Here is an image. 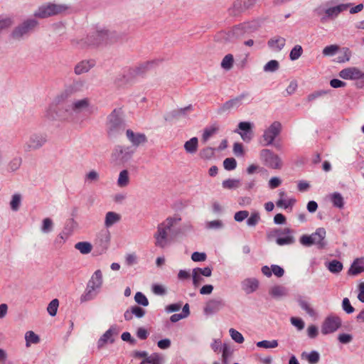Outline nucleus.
I'll return each mask as SVG.
<instances>
[{
	"label": "nucleus",
	"instance_id": "1",
	"mask_svg": "<svg viewBox=\"0 0 364 364\" xmlns=\"http://www.w3.org/2000/svg\"><path fill=\"white\" fill-rule=\"evenodd\" d=\"M181 220V218L174 215L166 218L157 225L153 235L155 247L160 249L168 247L173 242L172 228Z\"/></svg>",
	"mask_w": 364,
	"mask_h": 364
},
{
	"label": "nucleus",
	"instance_id": "2",
	"mask_svg": "<svg viewBox=\"0 0 364 364\" xmlns=\"http://www.w3.org/2000/svg\"><path fill=\"white\" fill-rule=\"evenodd\" d=\"M64 102H57L56 97L48 106L44 112V117L46 120L52 122L61 124L68 123L71 121L72 112L68 107L63 105Z\"/></svg>",
	"mask_w": 364,
	"mask_h": 364
},
{
	"label": "nucleus",
	"instance_id": "3",
	"mask_svg": "<svg viewBox=\"0 0 364 364\" xmlns=\"http://www.w3.org/2000/svg\"><path fill=\"white\" fill-rule=\"evenodd\" d=\"M102 273L101 270H96L88 282L85 292L81 296L82 301H87L96 296L102 286Z\"/></svg>",
	"mask_w": 364,
	"mask_h": 364
},
{
	"label": "nucleus",
	"instance_id": "4",
	"mask_svg": "<svg viewBox=\"0 0 364 364\" xmlns=\"http://www.w3.org/2000/svg\"><path fill=\"white\" fill-rule=\"evenodd\" d=\"M134 154V150L131 146L117 145L111 153L110 161L114 165H124L132 159Z\"/></svg>",
	"mask_w": 364,
	"mask_h": 364
},
{
	"label": "nucleus",
	"instance_id": "5",
	"mask_svg": "<svg viewBox=\"0 0 364 364\" xmlns=\"http://www.w3.org/2000/svg\"><path fill=\"white\" fill-rule=\"evenodd\" d=\"M326 232L324 228H319L311 235H304L300 237V242L304 246L317 245L319 248H323L326 245L325 237Z\"/></svg>",
	"mask_w": 364,
	"mask_h": 364
},
{
	"label": "nucleus",
	"instance_id": "6",
	"mask_svg": "<svg viewBox=\"0 0 364 364\" xmlns=\"http://www.w3.org/2000/svg\"><path fill=\"white\" fill-rule=\"evenodd\" d=\"M68 6L64 4H46L41 6L35 12V16L48 18L51 16L61 14L65 12Z\"/></svg>",
	"mask_w": 364,
	"mask_h": 364
},
{
	"label": "nucleus",
	"instance_id": "7",
	"mask_svg": "<svg viewBox=\"0 0 364 364\" xmlns=\"http://www.w3.org/2000/svg\"><path fill=\"white\" fill-rule=\"evenodd\" d=\"M259 158L263 164L273 169H281L283 162L279 156L270 149H264L259 151Z\"/></svg>",
	"mask_w": 364,
	"mask_h": 364
},
{
	"label": "nucleus",
	"instance_id": "8",
	"mask_svg": "<svg viewBox=\"0 0 364 364\" xmlns=\"http://www.w3.org/2000/svg\"><path fill=\"white\" fill-rule=\"evenodd\" d=\"M342 326V320L340 316L331 314L328 315L321 324L322 334L328 335L337 331Z\"/></svg>",
	"mask_w": 364,
	"mask_h": 364
},
{
	"label": "nucleus",
	"instance_id": "9",
	"mask_svg": "<svg viewBox=\"0 0 364 364\" xmlns=\"http://www.w3.org/2000/svg\"><path fill=\"white\" fill-rule=\"evenodd\" d=\"M121 109H114L107 118L106 128L109 135L116 134L122 126Z\"/></svg>",
	"mask_w": 364,
	"mask_h": 364
},
{
	"label": "nucleus",
	"instance_id": "10",
	"mask_svg": "<svg viewBox=\"0 0 364 364\" xmlns=\"http://www.w3.org/2000/svg\"><path fill=\"white\" fill-rule=\"evenodd\" d=\"M84 86V82L82 80L73 81L70 85L65 86L63 90L58 93L56 97L57 102H65L74 94L80 92Z\"/></svg>",
	"mask_w": 364,
	"mask_h": 364
},
{
	"label": "nucleus",
	"instance_id": "11",
	"mask_svg": "<svg viewBox=\"0 0 364 364\" xmlns=\"http://www.w3.org/2000/svg\"><path fill=\"white\" fill-rule=\"evenodd\" d=\"M294 233V230L289 228H277L272 232L273 236L277 237L276 242L280 246L293 244L295 242Z\"/></svg>",
	"mask_w": 364,
	"mask_h": 364
},
{
	"label": "nucleus",
	"instance_id": "12",
	"mask_svg": "<svg viewBox=\"0 0 364 364\" xmlns=\"http://www.w3.org/2000/svg\"><path fill=\"white\" fill-rule=\"evenodd\" d=\"M47 141L45 134L35 133L30 136L26 141L24 149L27 151H34L41 148Z\"/></svg>",
	"mask_w": 364,
	"mask_h": 364
},
{
	"label": "nucleus",
	"instance_id": "13",
	"mask_svg": "<svg viewBox=\"0 0 364 364\" xmlns=\"http://www.w3.org/2000/svg\"><path fill=\"white\" fill-rule=\"evenodd\" d=\"M282 125L279 122H274L264 131L262 135V139L264 145H270L273 143L275 138L280 133Z\"/></svg>",
	"mask_w": 364,
	"mask_h": 364
},
{
	"label": "nucleus",
	"instance_id": "14",
	"mask_svg": "<svg viewBox=\"0 0 364 364\" xmlns=\"http://www.w3.org/2000/svg\"><path fill=\"white\" fill-rule=\"evenodd\" d=\"M350 6V3H346L325 8L323 10L324 16L322 18V21L336 18L341 13L348 10Z\"/></svg>",
	"mask_w": 364,
	"mask_h": 364
},
{
	"label": "nucleus",
	"instance_id": "15",
	"mask_svg": "<svg viewBox=\"0 0 364 364\" xmlns=\"http://www.w3.org/2000/svg\"><path fill=\"white\" fill-rule=\"evenodd\" d=\"M254 124L250 122H241L238 124L237 129L235 132L238 134L245 142H250L253 136Z\"/></svg>",
	"mask_w": 364,
	"mask_h": 364
},
{
	"label": "nucleus",
	"instance_id": "16",
	"mask_svg": "<svg viewBox=\"0 0 364 364\" xmlns=\"http://www.w3.org/2000/svg\"><path fill=\"white\" fill-rule=\"evenodd\" d=\"M126 136L134 147L144 145L147 142V137L145 134L134 132L132 129H127L126 131Z\"/></svg>",
	"mask_w": 364,
	"mask_h": 364
},
{
	"label": "nucleus",
	"instance_id": "17",
	"mask_svg": "<svg viewBox=\"0 0 364 364\" xmlns=\"http://www.w3.org/2000/svg\"><path fill=\"white\" fill-rule=\"evenodd\" d=\"M339 77L344 80H360L364 78V73L356 67H349L341 70Z\"/></svg>",
	"mask_w": 364,
	"mask_h": 364
},
{
	"label": "nucleus",
	"instance_id": "18",
	"mask_svg": "<svg viewBox=\"0 0 364 364\" xmlns=\"http://www.w3.org/2000/svg\"><path fill=\"white\" fill-rule=\"evenodd\" d=\"M92 108L91 100L89 97H83L75 100L70 105L71 112L81 113L90 111Z\"/></svg>",
	"mask_w": 364,
	"mask_h": 364
},
{
	"label": "nucleus",
	"instance_id": "19",
	"mask_svg": "<svg viewBox=\"0 0 364 364\" xmlns=\"http://www.w3.org/2000/svg\"><path fill=\"white\" fill-rule=\"evenodd\" d=\"M36 25L37 21L36 20H27L14 31L13 36L15 38L22 37L31 31Z\"/></svg>",
	"mask_w": 364,
	"mask_h": 364
},
{
	"label": "nucleus",
	"instance_id": "20",
	"mask_svg": "<svg viewBox=\"0 0 364 364\" xmlns=\"http://www.w3.org/2000/svg\"><path fill=\"white\" fill-rule=\"evenodd\" d=\"M119 333L118 329L116 326H112L109 328L98 340L97 346L98 348H102L108 343H113L114 341V336H117Z\"/></svg>",
	"mask_w": 364,
	"mask_h": 364
},
{
	"label": "nucleus",
	"instance_id": "21",
	"mask_svg": "<svg viewBox=\"0 0 364 364\" xmlns=\"http://www.w3.org/2000/svg\"><path fill=\"white\" fill-rule=\"evenodd\" d=\"M242 289L246 294L255 292L259 287L257 279L252 277L245 279L241 283Z\"/></svg>",
	"mask_w": 364,
	"mask_h": 364
},
{
	"label": "nucleus",
	"instance_id": "22",
	"mask_svg": "<svg viewBox=\"0 0 364 364\" xmlns=\"http://www.w3.org/2000/svg\"><path fill=\"white\" fill-rule=\"evenodd\" d=\"M225 306L224 302L220 299H211L205 305L204 311L206 314H213L219 311Z\"/></svg>",
	"mask_w": 364,
	"mask_h": 364
},
{
	"label": "nucleus",
	"instance_id": "23",
	"mask_svg": "<svg viewBox=\"0 0 364 364\" xmlns=\"http://www.w3.org/2000/svg\"><path fill=\"white\" fill-rule=\"evenodd\" d=\"M279 198L277 201V205L284 209L291 208L295 204L296 200L294 198H287L284 191H281L279 193Z\"/></svg>",
	"mask_w": 364,
	"mask_h": 364
},
{
	"label": "nucleus",
	"instance_id": "24",
	"mask_svg": "<svg viewBox=\"0 0 364 364\" xmlns=\"http://www.w3.org/2000/svg\"><path fill=\"white\" fill-rule=\"evenodd\" d=\"M269 294L274 299H281L288 295V289L284 285L275 284L269 288Z\"/></svg>",
	"mask_w": 364,
	"mask_h": 364
},
{
	"label": "nucleus",
	"instance_id": "25",
	"mask_svg": "<svg viewBox=\"0 0 364 364\" xmlns=\"http://www.w3.org/2000/svg\"><path fill=\"white\" fill-rule=\"evenodd\" d=\"M95 65L92 60H85L79 62L75 67L74 71L76 75H82L87 73Z\"/></svg>",
	"mask_w": 364,
	"mask_h": 364
},
{
	"label": "nucleus",
	"instance_id": "26",
	"mask_svg": "<svg viewBox=\"0 0 364 364\" xmlns=\"http://www.w3.org/2000/svg\"><path fill=\"white\" fill-rule=\"evenodd\" d=\"M364 272V258L360 257L355 259L348 269V274L356 276Z\"/></svg>",
	"mask_w": 364,
	"mask_h": 364
},
{
	"label": "nucleus",
	"instance_id": "27",
	"mask_svg": "<svg viewBox=\"0 0 364 364\" xmlns=\"http://www.w3.org/2000/svg\"><path fill=\"white\" fill-rule=\"evenodd\" d=\"M121 215L114 212L109 211L105 214V226L107 228H109L114 225L118 223L121 220Z\"/></svg>",
	"mask_w": 364,
	"mask_h": 364
},
{
	"label": "nucleus",
	"instance_id": "28",
	"mask_svg": "<svg viewBox=\"0 0 364 364\" xmlns=\"http://www.w3.org/2000/svg\"><path fill=\"white\" fill-rule=\"evenodd\" d=\"M285 43L284 38L276 36L268 41V46L274 51H279L284 47Z\"/></svg>",
	"mask_w": 364,
	"mask_h": 364
},
{
	"label": "nucleus",
	"instance_id": "29",
	"mask_svg": "<svg viewBox=\"0 0 364 364\" xmlns=\"http://www.w3.org/2000/svg\"><path fill=\"white\" fill-rule=\"evenodd\" d=\"M130 183V174L128 170H122L118 176L117 185L119 188H125L129 186Z\"/></svg>",
	"mask_w": 364,
	"mask_h": 364
},
{
	"label": "nucleus",
	"instance_id": "30",
	"mask_svg": "<svg viewBox=\"0 0 364 364\" xmlns=\"http://www.w3.org/2000/svg\"><path fill=\"white\" fill-rule=\"evenodd\" d=\"M326 269L333 274H339L343 269L342 262L337 259H333L325 262Z\"/></svg>",
	"mask_w": 364,
	"mask_h": 364
},
{
	"label": "nucleus",
	"instance_id": "31",
	"mask_svg": "<svg viewBox=\"0 0 364 364\" xmlns=\"http://www.w3.org/2000/svg\"><path fill=\"white\" fill-rule=\"evenodd\" d=\"M164 355L159 353H153L146 360H142L140 364H164Z\"/></svg>",
	"mask_w": 364,
	"mask_h": 364
},
{
	"label": "nucleus",
	"instance_id": "32",
	"mask_svg": "<svg viewBox=\"0 0 364 364\" xmlns=\"http://www.w3.org/2000/svg\"><path fill=\"white\" fill-rule=\"evenodd\" d=\"M184 149L187 154H194L198 148V139L197 137H192L186 141L183 145Z\"/></svg>",
	"mask_w": 364,
	"mask_h": 364
},
{
	"label": "nucleus",
	"instance_id": "33",
	"mask_svg": "<svg viewBox=\"0 0 364 364\" xmlns=\"http://www.w3.org/2000/svg\"><path fill=\"white\" fill-rule=\"evenodd\" d=\"M190 315V307L188 304H186L182 309V312L180 314H173L170 317V321L172 323H176L181 319L188 317Z\"/></svg>",
	"mask_w": 364,
	"mask_h": 364
},
{
	"label": "nucleus",
	"instance_id": "34",
	"mask_svg": "<svg viewBox=\"0 0 364 364\" xmlns=\"http://www.w3.org/2000/svg\"><path fill=\"white\" fill-rule=\"evenodd\" d=\"M247 95H240L239 97L233 99V100H231L228 102H227L225 105H224V108L225 109H232V108H234V107H239L240 105L242 104V102L244 101H246L247 100Z\"/></svg>",
	"mask_w": 364,
	"mask_h": 364
},
{
	"label": "nucleus",
	"instance_id": "35",
	"mask_svg": "<svg viewBox=\"0 0 364 364\" xmlns=\"http://www.w3.org/2000/svg\"><path fill=\"white\" fill-rule=\"evenodd\" d=\"M54 222L50 218H45L42 220L40 230L44 234H48L53 230Z\"/></svg>",
	"mask_w": 364,
	"mask_h": 364
},
{
	"label": "nucleus",
	"instance_id": "36",
	"mask_svg": "<svg viewBox=\"0 0 364 364\" xmlns=\"http://www.w3.org/2000/svg\"><path fill=\"white\" fill-rule=\"evenodd\" d=\"M75 248L82 255H87L92 250V245L89 242H79L75 245Z\"/></svg>",
	"mask_w": 364,
	"mask_h": 364
},
{
	"label": "nucleus",
	"instance_id": "37",
	"mask_svg": "<svg viewBox=\"0 0 364 364\" xmlns=\"http://www.w3.org/2000/svg\"><path fill=\"white\" fill-rule=\"evenodd\" d=\"M301 358L306 360L310 364H316L318 362L320 355L319 353L315 350L310 353L303 352L301 353Z\"/></svg>",
	"mask_w": 364,
	"mask_h": 364
},
{
	"label": "nucleus",
	"instance_id": "38",
	"mask_svg": "<svg viewBox=\"0 0 364 364\" xmlns=\"http://www.w3.org/2000/svg\"><path fill=\"white\" fill-rule=\"evenodd\" d=\"M100 173L95 170H90L85 173L84 177L85 183L87 184L97 183L100 181Z\"/></svg>",
	"mask_w": 364,
	"mask_h": 364
},
{
	"label": "nucleus",
	"instance_id": "39",
	"mask_svg": "<svg viewBox=\"0 0 364 364\" xmlns=\"http://www.w3.org/2000/svg\"><path fill=\"white\" fill-rule=\"evenodd\" d=\"M245 34L246 33L242 23L234 26L229 32V36L230 38H238Z\"/></svg>",
	"mask_w": 364,
	"mask_h": 364
},
{
	"label": "nucleus",
	"instance_id": "40",
	"mask_svg": "<svg viewBox=\"0 0 364 364\" xmlns=\"http://www.w3.org/2000/svg\"><path fill=\"white\" fill-rule=\"evenodd\" d=\"M329 199L331 202L333 203V206L342 208L344 205L343 198L339 193H333L329 195Z\"/></svg>",
	"mask_w": 364,
	"mask_h": 364
},
{
	"label": "nucleus",
	"instance_id": "41",
	"mask_svg": "<svg viewBox=\"0 0 364 364\" xmlns=\"http://www.w3.org/2000/svg\"><path fill=\"white\" fill-rule=\"evenodd\" d=\"M26 345L29 347L31 344H36L39 343L40 338L33 331H27L25 334Z\"/></svg>",
	"mask_w": 364,
	"mask_h": 364
},
{
	"label": "nucleus",
	"instance_id": "42",
	"mask_svg": "<svg viewBox=\"0 0 364 364\" xmlns=\"http://www.w3.org/2000/svg\"><path fill=\"white\" fill-rule=\"evenodd\" d=\"M222 186L225 189H236L240 186V181L235 178H229L222 183Z\"/></svg>",
	"mask_w": 364,
	"mask_h": 364
},
{
	"label": "nucleus",
	"instance_id": "43",
	"mask_svg": "<svg viewBox=\"0 0 364 364\" xmlns=\"http://www.w3.org/2000/svg\"><path fill=\"white\" fill-rule=\"evenodd\" d=\"M299 304L301 308L304 310L310 316L315 317L317 316L316 311L306 301L299 300Z\"/></svg>",
	"mask_w": 364,
	"mask_h": 364
},
{
	"label": "nucleus",
	"instance_id": "44",
	"mask_svg": "<svg viewBox=\"0 0 364 364\" xmlns=\"http://www.w3.org/2000/svg\"><path fill=\"white\" fill-rule=\"evenodd\" d=\"M234 63V58L232 54H228L225 55V57L223 58L221 61V67L226 70H229L232 68Z\"/></svg>",
	"mask_w": 364,
	"mask_h": 364
},
{
	"label": "nucleus",
	"instance_id": "45",
	"mask_svg": "<svg viewBox=\"0 0 364 364\" xmlns=\"http://www.w3.org/2000/svg\"><path fill=\"white\" fill-rule=\"evenodd\" d=\"M22 197L19 193H16L12 196L11 200L10 201V207L12 210L17 211L21 203Z\"/></svg>",
	"mask_w": 364,
	"mask_h": 364
},
{
	"label": "nucleus",
	"instance_id": "46",
	"mask_svg": "<svg viewBox=\"0 0 364 364\" xmlns=\"http://www.w3.org/2000/svg\"><path fill=\"white\" fill-rule=\"evenodd\" d=\"M279 64L277 60H271L264 65L263 70L266 73H273L277 71L279 69Z\"/></svg>",
	"mask_w": 364,
	"mask_h": 364
},
{
	"label": "nucleus",
	"instance_id": "47",
	"mask_svg": "<svg viewBox=\"0 0 364 364\" xmlns=\"http://www.w3.org/2000/svg\"><path fill=\"white\" fill-rule=\"evenodd\" d=\"M303 53V48L300 45H296L290 51L289 58L291 60H298Z\"/></svg>",
	"mask_w": 364,
	"mask_h": 364
},
{
	"label": "nucleus",
	"instance_id": "48",
	"mask_svg": "<svg viewBox=\"0 0 364 364\" xmlns=\"http://www.w3.org/2000/svg\"><path fill=\"white\" fill-rule=\"evenodd\" d=\"M260 221V215L258 212L254 211L251 213L250 216L247 218V225L250 227L256 226Z\"/></svg>",
	"mask_w": 364,
	"mask_h": 364
},
{
	"label": "nucleus",
	"instance_id": "49",
	"mask_svg": "<svg viewBox=\"0 0 364 364\" xmlns=\"http://www.w3.org/2000/svg\"><path fill=\"white\" fill-rule=\"evenodd\" d=\"M125 264L129 266H134L138 263V256L135 252L128 253L124 257Z\"/></svg>",
	"mask_w": 364,
	"mask_h": 364
},
{
	"label": "nucleus",
	"instance_id": "50",
	"mask_svg": "<svg viewBox=\"0 0 364 364\" xmlns=\"http://www.w3.org/2000/svg\"><path fill=\"white\" fill-rule=\"evenodd\" d=\"M257 346L263 348H274L278 346V341L277 340L272 341H262L256 343Z\"/></svg>",
	"mask_w": 364,
	"mask_h": 364
},
{
	"label": "nucleus",
	"instance_id": "51",
	"mask_svg": "<svg viewBox=\"0 0 364 364\" xmlns=\"http://www.w3.org/2000/svg\"><path fill=\"white\" fill-rule=\"evenodd\" d=\"M242 24L246 34L255 31L259 26V23L256 21L244 22Z\"/></svg>",
	"mask_w": 364,
	"mask_h": 364
},
{
	"label": "nucleus",
	"instance_id": "52",
	"mask_svg": "<svg viewBox=\"0 0 364 364\" xmlns=\"http://www.w3.org/2000/svg\"><path fill=\"white\" fill-rule=\"evenodd\" d=\"M230 336L231 338L237 343H242L245 341L243 336L235 328H230Z\"/></svg>",
	"mask_w": 364,
	"mask_h": 364
},
{
	"label": "nucleus",
	"instance_id": "53",
	"mask_svg": "<svg viewBox=\"0 0 364 364\" xmlns=\"http://www.w3.org/2000/svg\"><path fill=\"white\" fill-rule=\"evenodd\" d=\"M338 50H339L338 46L330 45V46H326L323 49L322 53L324 56H333L338 52Z\"/></svg>",
	"mask_w": 364,
	"mask_h": 364
},
{
	"label": "nucleus",
	"instance_id": "54",
	"mask_svg": "<svg viewBox=\"0 0 364 364\" xmlns=\"http://www.w3.org/2000/svg\"><path fill=\"white\" fill-rule=\"evenodd\" d=\"M214 149L211 147H205L200 150L199 155L201 159L207 160L210 159L214 156Z\"/></svg>",
	"mask_w": 364,
	"mask_h": 364
},
{
	"label": "nucleus",
	"instance_id": "55",
	"mask_svg": "<svg viewBox=\"0 0 364 364\" xmlns=\"http://www.w3.org/2000/svg\"><path fill=\"white\" fill-rule=\"evenodd\" d=\"M58 306H59L58 300L57 299H53L49 303V304L47 307V311H48V314L52 316H55L57 311H58Z\"/></svg>",
	"mask_w": 364,
	"mask_h": 364
},
{
	"label": "nucleus",
	"instance_id": "56",
	"mask_svg": "<svg viewBox=\"0 0 364 364\" xmlns=\"http://www.w3.org/2000/svg\"><path fill=\"white\" fill-rule=\"evenodd\" d=\"M135 301L143 306H147L149 305V300L146 296L141 292H136L134 296Z\"/></svg>",
	"mask_w": 364,
	"mask_h": 364
},
{
	"label": "nucleus",
	"instance_id": "57",
	"mask_svg": "<svg viewBox=\"0 0 364 364\" xmlns=\"http://www.w3.org/2000/svg\"><path fill=\"white\" fill-rule=\"evenodd\" d=\"M222 360L224 364H228L229 358L232 355V350L227 344L223 346Z\"/></svg>",
	"mask_w": 364,
	"mask_h": 364
},
{
	"label": "nucleus",
	"instance_id": "58",
	"mask_svg": "<svg viewBox=\"0 0 364 364\" xmlns=\"http://www.w3.org/2000/svg\"><path fill=\"white\" fill-rule=\"evenodd\" d=\"M223 166L228 171L234 170L237 166V161L234 158H227L223 161Z\"/></svg>",
	"mask_w": 364,
	"mask_h": 364
},
{
	"label": "nucleus",
	"instance_id": "59",
	"mask_svg": "<svg viewBox=\"0 0 364 364\" xmlns=\"http://www.w3.org/2000/svg\"><path fill=\"white\" fill-rule=\"evenodd\" d=\"M216 132L217 128L215 127L205 129L202 135L203 142H206Z\"/></svg>",
	"mask_w": 364,
	"mask_h": 364
},
{
	"label": "nucleus",
	"instance_id": "60",
	"mask_svg": "<svg viewBox=\"0 0 364 364\" xmlns=\"http://www.w3.org/2000/svg\"><path fill=\"white\" fill-rule=\"evenodd\" d=\"M223 226V223L220 220L208 221L205 223V228L208 229H220Z\"/></svg>",
	"mask_w": 364,
	"mask_h": 364
},
{
	"label": "nucleus",
	"instance_id": "61",
	"mask_svg": "<svg viewBox=\"0 0 364 364\" xmlns=\"http://www.w3.org/2000/svg\"><path fill=\"white\" fill-rule=\"evenodd\" d=\"M152 291L156 295H164L166 293V287L164 285L154 284L151 287Z\"/></svg>",
	"mask_w": 364,
	"mask_h": 364
},
{
	"label": "nucleus",
	"instance_id": "62",
	"mask_svg": "<svg viewBox=\"0 0 364 364\" xmlns=\"http://www.w3.org/2000/svg\"><path fill=\"white\" fill-rule=\"evenodd\" d=\"M342 308L347 314H352L354 312V308L351 306L350 302L348 298H344L342 301Z\"/></svg>",
	"mask_w": 364,
	"mask_h": 364
},
{
	"label": "nucleus",
	"instance_id": "63",
	"mask_svg": "<svg viewBox=\"0 0 364 364\" xmlns=\"http://www.w3.org/2000/svg\"><path fill=\"white\" fill-rule=\"evenodd\" d=\"M290 321L291 323L298 330L300 331L304 328V322L301 318L297 317H291Z\"/></svg>",
	"mask_w": 364,
	"mask_h": 364
},
{
	"label": "nucleus",
	"instance_id": "64",
	"mask_svg": "<svg viewBox=\"0 0 364 364\" xmlns=\"http://www.w3.org/2000/svg\"><path fill=\"white\" fill-rule=\"evenodd\" d=\"M233 152L237 156H243L245 151L242 144L239 142L235 143L233 145Z\"/></svg>",
	"mask_w": 364,
	"mask_h": 364
}]
</instances>
